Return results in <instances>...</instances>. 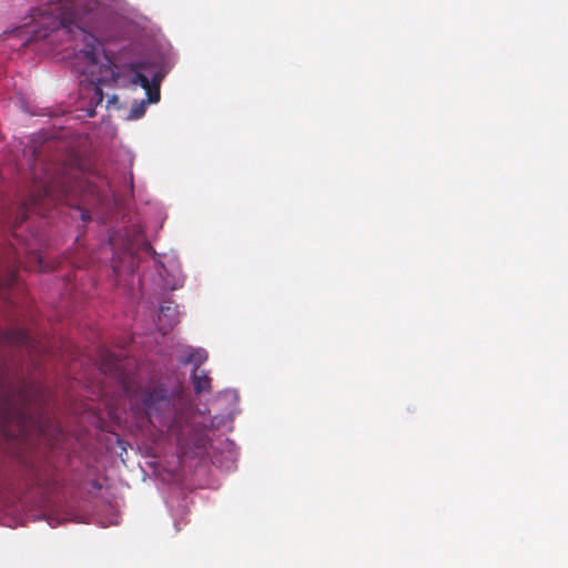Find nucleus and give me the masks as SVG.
Here are the masks:
<instances>
[{
  "mask_svg": "<svg viewBox=\"0 0 568 568\" xmlns=\"http://www.w3.org/2000/svg\"><path fill=\"white\" fill-rule=\"evenodd\" d=\"M207 359V353L203 348H194L192 351V362L193 368H196V371H200V366Z\"/></svg>",
  "mask_w": 568,
  "mask_h": 568,
  "instance_id": "1a4fd4ad",
  "label": "nucleus"
},
{
  "mask_svg": "<svg viewBox=\"0 0 568 568\" xmlns=\"http://www.w3.org/2000/svg\"><path fill=\"white\" fill-rule=\"evenodd\" d=\"M4 342L12 346L26 347L28 349L34 348V339L27 331L21 328L7 332L4 334Z\"/></svg>",
  "mask_w": 568,
  "mask_h": 568,
  "instance_id": "0eeeda50",
  "label": "nucleus"
},
{
  "mask_svg": "<svg viewBox=\"0 0 568 568\" xmlns=\"http://www.w3.org/2000/svg\"><path fill=\"white\" fill-rule=\"evenodd\" d=\"M165 311H170V306H166V307L161 306V312L164 313Z\"/></svg>",
  "mask_w": 568,
  "mask_h": 568,
  "instance_id": "4468645a",
  "label": "nucleus"
},
{
  "mask_svg": "<svg viewBox=\"0 0 568 568\" xmlns=\"http://www.w3.org/2000/svg\"><path fill=\"white\" fill-rule=\"evenodd\" d=\"M17 272H18V265L14 262L8 268V278H7L8 284H11L17 280Z\"/></svg>",
  "mask_w": 568,
  "mask_h": 568,
  "instance_id": "f8f14e48",
  "label": "nucleus"
},
{
  "mask_svg": "<svg viewBox=\"0 0 568 568\" xmlns=\"http://www.w3.org/2000/svg\"><path fill=\"white\" fill-rule=\"evenodd\" d=\"M191 379L196 394L210 393L211 377L205 371H196V368H193Z\"/></svg>",
  "mask_w": 568,
  "mask_h": 568,
  "instance_id": "6e6552de",
  "label": "nucleus"
},
{
  "mask_svg": "<svg viewBox=\"0 0 568 568\" xmlns=\"http://www.w3.org/2000/svg\"><path fill=\"white\" fill-rule=\"evenodd\" d=\"M145 106L144 103H141L139 105H135L130 111V118L131 119H139L144 115Z\"/></svg>",
  "mask_w": 568,
  "mask_h": 568,
  "instance_id": "9b49d317",
  "label": "nucleus"
},
{
  "mask_svg": "<svg viewBox=\"0 0 568 568\" xmlns=\"http://www.w3.org/2000/svg\"><path fill=\"white\" fill-rule=\"evenodd\" d=\"M49 37H50V32L47 29L45 30H37V31H34V34H33L34 40L47 39Z\"/></svg>",
  "mask_w": 568,
  "mask_h": 568,
  "instance_id": "ddd939ff",
  "label": "nucleus"
},
{
  "mask_svg": "<svg viewBox=\"0 0 568 568\" xmlns=\"http://www.w3.org/2000/svg\"><path fill=\"white\" fill-rule=\"evenodd\" d=\"M100 369L114 377H122L124 372L122 359L115 353L106 349L100 354Z\"/></svg>",
  "mask_w": 568,
  "mask_h": 568,
  "instance_id": "423d86ee",
  "label": "nucleus"
},
{
  "mask_svg": "<svg viewBox=\"0 0 568 568\" xmlns=\"http://www.w3.org/2000/svg\"><path fill=\"white\" fill-rule=\"evenodd\" d=\"M59 199V194L55 192L54 185L52 183L43 182L41 185L37 186L36 190L31 192L30 197L26 201L21 209L20 213L17 216V224L24 222L28 217L29 212L38 211L40 212L43 205H47V202H54Z\"/></svg>",
  "mask_w": 568,
  "mask_h": 568,
  "instance_id": "20e7f679",
  "label": "nucleus"
},
{
  "mask_svg": "<svg viewBox=\"0 0 568 568\" xmlns=\"http://www.w3.org/2000/svg\"><path fill=\"white\" fill-rule=\"evenodd\" d=\"M192 351H194V348L192 347H187L183 351V353L181 354L179 361L182 365H189L191 364L192 362Z\"/></svg>",
  "mask_w": 568,
  "mask_h": 568,
  "instance_id": "9d476101",
  "label": "nucleus"
},
{
  "mask_svg": "<svg viewBox=\"0 0 568 568\" xmlns=\"http://www.w3.org/2000/svg\"><path fill=\"white\" fill-rule=\"evenodd\" d=\"M31 398L26 385L14 387L4 373L0 374V423L3 428L17 425L18 433L10 436H24L31 420Z\"/></svg>",
  "mask_w": 568,
  "mask_h": 568,
  "instance_id": "7ed1b4c3",
  "label": "nucleus"
},
{
  "mask_svg": "<svg viewBox=\"0 0 568 568\" xmlns=\"http://www.w3.org/2000/svg\"><path fill=\"white\" fill-rule=\"evenodd\" d=\"M139 65L140 64L138 63L130 64V69L133 72L131 82L146 91L148 101L150 103H156L160 100V84L155 80L150 81L145 74L141 73L139 71Z\"/></svg>",
  "mask_w": 568,
  "mask_h": 568,
  "instance_id": "39448f33",
  "label": "nucleus"
},
{
  "mask_svg": "<svg viewBox=\"0 0 568 568\" xmlns=\"http://www.w3.org/2000/svg\"><path fill=\"white\" fill-rule=\"evenodd\" d=\"M134 405L151 423L158 422L171 432H176L178 442L182 444L183 427L189 425L193 412L182 387L169 392L163 384H149L135 394Z\"/></svg>",
  "mask_w": 568,
  "mask_h": 568,
  "instance_id": "f03ea898",
  "label": "nucleus"
},
{
  "mask_svg": "<svg viewBox=\"0 0 568 568\" xmlns=\"http://www.w3.org/2000/svg\"><path fill=\"white\" fill-rule=\"evenodd\" d=\"M63 3L60 21H54L52 32L68 34L72 39L81 38L84 48L79 50L78 58L85 62L82 73L91 77L87 91L92 92L93 108L88 110L89 116H94V108L102 103L104 95L102 85L118 82L119 72L112 60L103 54L101 61V43L87 29H95L109 13L105 0H59Z\"/></svg>",
  "mask_w": 568,
  "mask_h": 568,
  "instance_id": "f257e3e1",
  "label": "nucleus"
},
{
  "mask_svg": "<svg viewBox=\"0 0 568 568\" xmlns=\"http://www.w3.org/2000/svg\"><path fill=\"white\" fill-rule=\"evenodd\" d=\"M65 192H67V190L64 187H61L60 193L62 194V193H65Z\"/></svg>",
  "mask_w": 568,
  "mask_h": 568,
  "instance_id": "dca6fc26",
  "label": "nucleus"
},
{
  "mask_svg": "<svg viewBox=\"0 0 568 568\" xmlns=\"http://www.w3.org/2000/svg\"><path fill=\"white\" fill-rule=\"evenodd\" d=\"M82 219H83L84 221H87V220H89L90 217H89V215H88V214H85V213H84V214H82Z\"/></svg>",
  "mask_w": 568,
  "mask_h": 568,
  "instance_id": "2eb2a0df",
  "label": "nucleus"
}]
</instances>
